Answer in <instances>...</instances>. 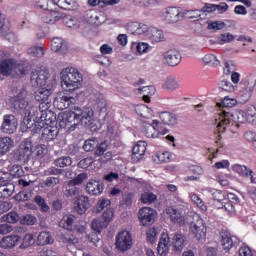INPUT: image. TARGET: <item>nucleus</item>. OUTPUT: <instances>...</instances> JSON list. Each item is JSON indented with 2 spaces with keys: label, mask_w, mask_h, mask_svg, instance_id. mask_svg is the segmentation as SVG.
<instances>
[{
  "label": "nucleus",
  "mask_w": 256,
  "mask_h": 256,
  "mask_svg": "<svg viewBox=\"0 0 256 256\" xmlns=\"http://www.w3.org/2000/svg\"><path fill=\"white\" fill-rule=\"evenodd\" d=\"M235 105H237V100L229 98V96L224 97L220 103H217L218 107H223V111H227L232 107H235Z\"/></svg>",
  "instance_id": "a19ab883"
},
{
  "label": "nucleus",
  "mask_w": 256,
  "mask_h": 256,
  "mask_svg": "<svg viewBox=\"0 0 256 256\" xmlns=\"http://www.w3.org/2000/svg\"><path fill=\"white\" fill-rule=\"evenodd\" d=\"M10 175L19 179L25 175V171L21 165H13L10 169Z\"/></svg>",
  "instance_id": "13d9d810"
},
{
  "label": "nucleus",
  "mask_w": 256,
  "mask_h": 256,
  "mask_svg": "<svg viewBox=\"0 0 256 256\" xmlns=\"http://www.w3.org/2000/svg\"><path fill=\"white\" fill-rule=\"evenodd\" d=\"M114 217L115 212L113 211V209H107L106 211L103 212L102 217L100 219H102L106 226L109 227V223L113 221Z\"/></svg>",
  "instance_id": "864d4df0"
},
{
  "label": "nucleus",
  "mask_w": 256,
  "mask_h": 256,
  "mask_svg": "<svg viewBox=\"0 0 256 256\" xmlns=\"http://www.w3.org/2000/svg\"><path fill=\"white\" fill-rule=\"evenodd\" d=\"M182 19H201V10H182Z\"/></svg>",
  "instance_id": "37998d69"
},
{
  "label": "nucleus",
  "mask_w": 256,
  "mask_h": 256,
  "mask_svg": "<svg viewBox=\"0 0 256 256\" xmlns=\"http://www.w3.org/2000/svg\"><path fill=\"white\" fill-rule=\"evenodd\" d=\"M238 97L241 99L243 103H247L253 95V88L249 85V82H241L238 85Z\"/></svg>",
  "instance_id": "a211bd4d"
},
{
  "label": "nucleus",
  "mask_w": 256,
  "mask_h": 256,
  "mask_svg": "<svg viewBox=\"0 0 256 256\" xmlns=\"http://www.w3.org/2000/svg\"><path fill=\"white\" fill-rule=\"evenodd\" d=\"M64 23L70 29H79V20L77 18H65Z\"/></svg>",
  "instance_id": "774afa93"
},
{
  "label": "nucleus",
  "mask_w": 256,
  "mask_h": 256,
  "mask_svg": "<svg viewBox=\"0 0 256 256\" xmlns=\"http://www.w3.org/2000/svg\"><path fill=\"white\" fill-rule=\"evenodd\" d=\"M136 92L140 95H143V101H145V103H151V96L155 95V87L144 86L142 88L136 89Z\"/></svg>",
  "instance_id": "2f4dec72"
},
{
  "label": "nucleus",
  "mask_w": 256,
  "mask_h": 256,
  "mask_svg": "<svg viewBox=\"0 0 256 256\" xmlns=\"http://www.w3.org/2000/svg\"><path fill=\"white\" fill-rule=\"evenodd\" d=\"M163 61L169 67H177L181 63V53L175 49H170L163 53Z\"/></svg>",
  "instance_id": "dca6fc26"
},
{
  "label": "nucleus",
  "mask_w": 256,
  "mask_h": 256,
  "mask_svg": "<svg viewBox=\"0 0 256 256\" xmlns=\"http://www.w3.org/2000/svg\"><path fill=\"white\" fill-rule=\"evenodd\" d=\"M91 207V203L89 201V196L86 195H80L78 197L77 207L76 211L79 215H84L86 213L87 209Z\"/></svg>",
  "instance_id": "cd10ccee"
},
{
  "label": "nucleus",
  "mask_w": 256,
  "mask_h": 256,
  "mask_svg": "<svg viewBox=\"0 0 256 256\" xmlns=\"http://www.w3.org/2000/svg\"><path fill=\"white\" fill-rule=\"evenodd\" d=\"M217 129L219 133H225L228 125L231 123H251L253 124V107H249L246 110H237L229 112L227 110H221L219 113Z\"/></svg>",
  "instance_id": "f03ea898"
},
{
  "label": "nucleus",
  "mask_w": 256,
  "mask_h": 256,
  "mask_svg": "<svg viewBox=\"0 0 256 256\" xmlns=\"http://www.w3.org/2000/svg\"><path fill=\"white\" fill-rule=\"evenodd\" d=\"M2 221H4V223H17V221H19V214H17V212H9L2 216Z\"/></svg>",
  "instance_id": "bf43d9fd"
},
{
  "label": "nucleus",
  "mask_w": 256,
  "mask_h": 256,
  "mask_svg": "<svg viewBox=\"0 0 256 256\" xmlns=\"http://www.w3.org/2000/svg\"><path fill=\"white\" fill-rule=\"evenodd\" d=\"M166 215L170 219L171 223H176L177 225H185V215L175 206H169L166 208Z\"/></svg>",
  "instance_id": "4468645a"
},
{
  "label": "nucleus",
  "mask_w": 256,
  "mask_h": 256,
  "mask_svg": "<svg viewBox=\"0 0 256 256\" xmlns=\"http://www.w3.org/2000/svg\"><path fill=\"white\" fill-rule=\"evenodd\" d=\"M27 53L33 57H43L45 55V50L41 46H32L28 48Z\"/></svg>",
  "instance_id": "8fccbe9b"
},
{
  "label": "nucleus",
  "mask_w": 256,
  "mask_h": 256,
  "mask_svg": "<svg viewBox=\"0 0 256 256\" xmlns=\"http://www.w3.org/2000/svg\"><path fill=\"white\" fill-rule=\"evenodd\" d=\"M138 111L140 117H143L144 119H151V117H153V110L145 105L140 106Z\"/></svg>",
  "instance_id": "4d7b16f0"
},
{
  "label": "nucleus",
  "mask_w": 256,
  "mask_h": 256,
  "mask_svg": "<svg viewBox=\"0 0 256 256\" xmlns=\"http://www.w3.org/2000/svg\"><path fill=\"white\" fill-rule=\"evenodd\" d=\"M60 78L62 87H65L70 93L77 91L81 87V83H83V74L73 67L64 68L60 73Z\"/></svg>",
  "instance_id": "7ed1b4c3"
},
{
  "label": "nucleus",
  "mask_w": 256,
  "mask_h": 256,
  "mask_svg": "<svg viewBox=\"0 0 256 256\" xmlns=\"http://www.w3.org/2000/svg\"><path fill=\"white\" fill-rule=\"evenodd\" d=\"M231 169L232 171H234V173H238L240 177H247L248 179H250L251 183H256L255 172L247 168V166L241 164H234L232 165Z\"/></svg>",
  "instance_id": "f3484780"
},
{
  "label": "nucleus",
  "mask_w": 256,
  "mask_h": 256,
  "mask_svg": "<svg viewBox=\"0 0 256 256\" xmlns=\"http://www.w3.org/2000/svg\"><path fill=\"white\" fill-rule=\"evenodd\" d=\"M163 88L168 91L179 89V80L175 76H168L163 83Z\"/></svg>",
  "instance_id": "f704fd0d"
},
{
  "label": "nucleus",
  "mask_w": 256,
  "mask_h": 256,
  "mask_svg": "<svg viewBox=\"0 0 256 256\" xmlns=\"http://www.w3.org/2000/svg\"><path fill=\"white\" fill-rule=\"evenodd\" d=\"M33 197V192L31 190H23L15 195L16 201H29Z\"/></svg>",
  "instance_id": "6e6d98bb"
},
{
  "label": "nucleus",
  "mask_w": 256,
  "mask_h": 256,
  "mask_svg": "<svg viewBox=\"0 0 256 256\" xmlns=\"http://www.w3.org/2000/svg\"><path fill=\"white\" fill-rule=\"evenodd\" d=\"M159 234V232L157 231V228H149L146 231V238L147 241L149 243H155V241H157V235Z\"/></svg>",
  "instance_id": "e2e57ef3"
},
{
  "label": "nucleus",
  "mask_w": 256,
  "mask_h": 256,
  "mask_svg": "<svg viewBox=\"0 0 256 256\" xmlns=\"http://www.w3.org/2000/svg\"><path fill=\"white\" fill-rule=\"evenodd\" d=\"M202 61L204 65H213V66L219 65V60H217V57L213 54H206L202 58Z\"/></svg>",
  "instance_id": "052dcab7"
},
{
  "label": "nucleus",
  "mask_w": 256,
  "mask_h": 256,
  "mask_svg": "<svg viewBox=\"0 0 256 256\" xmlns=\"http://www.w3.org/2000/svg\"><path fill=\"white\" fill-rule=\"evenodd\" d=\"M61 19V16H59V12L53 11V10H47L43 15H42V21L44 23H48L50 25H53L57 23Z\"/></svg>",
  "instance_id": "7c9ffc66"
},
{
  "label": "nucleus",
  "mask_w": 256,
  "mask_h": 256,
  "mask_svg": "<svg viewBox=\"0 0 256 256\" xmlns=\"http://www.w3.org/2000/svg\"><path fill=\"white\" fill-rule=\"evenodd\" d=\"M146 151H147V143L145 141H139L132 149L133 161H141Z\"/></svg>",
  "instance_id": "5701e85b"
},
{
  "label": "nucleus",
  "mask_w": 256,
  "mask_h": 256,
  "mask_svg": "<svg viewBox=\"0 0 256 256\" xmlns=\"http://www.w3.org/2000/svg\"><path fill=\"white\" fill-rule=\"evenodd\" d=\"M221 245L224 251H231L235 247V241L233 237L229 234H222Z\"/></svg>",
  "instance_id": "e433bc0d"
},
{
  "label": "nucleus",
  "mask_w": 256,
  "mask_h": 256,
  "mask_svg": "<svg viewBox=\"0 0 256 256\" xmlns=\"http://www.w3.org/2000/svg\"><path fill=\"white\" fill-rule=\"evenodd\" d=\"M154 161H158L159 163H169L171 161V153L169 152H159L156 155Z\"/></svg>",
  "instance_id": "0e129e2a"
},
{
  "label": "nucleus",
  "mask_w": 256,
  "mask_h": 256,
  "mask_svg": "<svg viewBox=\"0 0 256 256\" xmlns=\"http://www.w3.org/2000/svg\"><path fill=\"white\" fill-rule=\"evenodd\" d=\"M73 223H75V216L66 215L60 220L59 227H62V229H66L67 231H71L73 229Z\"/></svg>",
  "instance_id": "c9c22d12"
},
{
  "label": "nucleus",
  "mask_w": 256,
  "mask_h": 256,
  "mask_svg": "<svg viewBox=\"0 0 256 256\" xmlns=\"http://www.w3.org/2000/svg\"><path fill=\"white\" fill-rule=\"evenodd\" d=\"M17 127H19V121L13 114H6L3 116V121L0 127L2 133H6V135H13L15 131H17Z\"/></svg>",
  "instance_id": "ddd939ff"
},
{
  "label": "nucleus",
  "mask_w": 256,
  "mask_h": 256,
  "mask_svg": "<svg viewBox=\"0 0 256 256\" xmlns=\"http://www.w3.org/2000/svg\"><path fill=\"white\" fill-rule=\"evenodd\" d=\"M19 241L21 238L18 235H9L0 240V247L1 249H13L19 244Z\"/></svg>",
  "instance_id": "393cba45"
},
{
  "label": "nucleus",
  "mask_w": 256,
  "mask_h": 256,
  "mask_svg": "<svg viewBox=\"0 0 256 256\" xmlns=\"http://www.w3.org/2000/svg\"><path fill=\"white\" fill-rule=\"evenodd\" d=\"M106 227L107 224L103 222V219L101 218H95L91 223V229L96 233H101L103 229H106Z\"/></svg>",
  "instance_id": "79ce46f5"
},
{
  "label": "nucleus",
  "mask_w": 256,
  "mask_h": 256,
  "mask_svg": "<svg viewBox=\"0 0 256 256\" xmlns=\"http://www.w3.org/2000/svg\"><path fill=\"white\" fill-rule=\"evenodd\" d=\"M189 231L197 241H205L207 237V224L203 218H197L189 224Z\"/></svg>",
  "instance_id": "6e6552de"
},
{
  "label": "nucleus",
  "mask_w": 256,
  "mask_h": 256,
  "mask_svg": "<svg viewBox=\"0 0 256 256\" xmlns=\"http://www.w3.org/2000/svg\"><path fill=\"white\" fill-rule=\"evenodd\" d=\"M54 5L60 7V9H65L66 11H73L77 8V2L75 0H53Z\"/></svg>",
  "instance_id": "72a5a7b5"
},
{
  "label": "nucleus",
  "mask_w": 256,
  "mask_h": 256,
  "mask_svg": "<svg viewBox=\"0 0 256 256\" xmlns=\"http://www.w3.org/2000/svg\"><path fill=\"white\" fill-rule=\"evenodd\" d=\"M31 153H33V141H31V138H27L14 151L13 157L19 163H27L29 157H31Z\"/></svg>",
  "instance_id": "39448f33"
},
{
  "label": "nucleus",
  "mask_w": 256,
  "mask_h": 256,
  "mask_svg": "<svg viewBox=\"0 0 256 256\" xmlns=\"http://www.w3.org/2000/svg\"><path fill=\"white\" fill-rule=\"evenodd\" d=\"M34 201L40 206V209L43 213H47V211H49V205H47L43 197L37 195L35 196Z\"/></svg>",
  "instance_id": "69168bd1"
},
{
  "label": "nucleus",
  "mask_w": 256,
  "mask_h": 256,
  "mask_svg": "<svg viewBox=\"0 0 256 256\" xmlns=\"http://www.w3.org/2000/svg\"><path fill=\"white\" fill-rule=\"evenodd\" d=\"M101 3H103V5H105V6L119 5V3H121V0H89V4L92 7H97V5H101Z\"/></svg>",
  "instance_id": "09e8293b"
},
{
  "label": "nucleus",
  "mask_w": 256,
  "mask_h": 256,
  "mask_svg": "<svg viewBox=\"0 0 256 256\" xmlns=\"http://www.w3.org/2000/svg\"><path fill=\"white\" fill-rule=\"evenodd\" d=\"M69 90L64 91L63 93L58 94L54 100V106L60 111L69 109L71 105H75L77 100L69 94Z\"/></svg>",
  "instance_id": "f8f14e48"
},
{
  "label": "nucleus",
  "mask_w": 256,
  "mask_h": 256,
  "mask_svg": "<svg viewBox=\"0 0 256 256\" xmlns=\"http://www.w3.org/2000/svg\"><path fill=\"white\" fill-rule=\"evenodd\" d=\"M80 192H81V189L77 187V185L69 181L65 186L64 195H66L67 197H75L79 195Z\"/></svg>",
  "instance_id": "4c0bfd02"
},
{
  "label": "nucleus",
  "mask_w": 256,
  "mask_h": 256,
  "mask_svg": "<svg viewBox=\"0 0 256 256\" xmlns=\"http://www.w3.org/2000/svg\"><path fill=\"white\" fill-rule=\"evenodd\" d=\"M53 94V86L47 85L40 87L35 92V100L38 102L51 101V95Z\"/></svg>",
  "instance_id": "aec40b11"
},
{
  "label": "nucleus",
  "mask_w": 256,
  "mask_h": 256,
  "mask_svg": "<svg viewBox=\"0 0 256 256\" xmlns=\"http://www.w3.org/2000/svg\"><path fill=\"white\" fill-rule=\"evenodd\" d=\"M189 198L191 199L192 203H195V205H197V207L201 209V211H207V205H205V202H203L199 195L195 193H190Z\"/></svg>",
  "instance_id": "a18cd8bd"
},
{
  "label": "nucleus",
  "mask_w": 256,
  "mask_h": 256,
  "mask_svg": "<svg viewBox=\"0 0 256 256\" xmlns=\"http://www.w3.org/2000/svg\"><path fill=\"white\" fill-rule=\"evenodd\" d=\"M73 163V160L69 156H62L54 160L55 167H69Z\"/></svg>",
  "instance_id": "c03bdc74"
},
{
  "label": "nucleus",
  "mask_w": 256,
  "mask_h": 256,
  "mask_svg": "<svg viewBox=\"0 0 256 256\" xmlns=\"http://www.w3.org/2000/svg\"><path fill=\"white\" fill-rule=\"evenodd\" d=\"M115 247L118 251L125 253L133 247V237L131 233L127 230L120 231L115 238Z\"/></svg>",
  "instance_id": "1a4fd4ad"
},
{
  "label": "nucleus",
  "mask_w": 256,
  "mask_h": 256,
  "mask_svg": "<svg viewBox=\"0 0 256 256\" xmlns=\"http://www.w3.org/2000/svg\"><path fill=\"white\" fill-rule=\"evenodd\" d=\"M9 103L15 111H23V125L26 129H31L35 125V116L38 115V112L35 103L27 98V91L22 90L16 96H11Z\"/></svg>",
  "instance_id": "f257e3e1"
},
{
  "label": "nucleus",
  "mask_w": 256,
  "mask_h": 256,
  "mask_svg": "<svg viewBox=\"0 0 256 256\" xmlns=\"http://www.w3.org/2000/svg\"><path fill=\"white\" fill-rule=\"evenodd\" d=\"M165 19L168 23L183 21V10L180 11L177 7H169L166 10Z\"/></svg>",
  "instance_id": "6ab92c4d"
},
{
  "label": "nucleus",
  "mask_w": 256,
  "mask_h": 256,
  "mask_svg": "<svg viewBox=\"0 0 256 256\" xmlns=\"http://www.w3.org/2000/svg\"><path fill=\"white\" fill-rule=\"evenodd\" d=\"M25 66L17 64L13 58H8L0 62V75L9 77V75H25Z\"/></svg>",
  "instance_id": "20e7f679"
},
{
  "label": "nucleus",
  "mask_w": 256,
  "mask_h": 256,
  "mask_svg": "<svg viewBox=\"0 0 256 256\" xmlns=\"http://www.w3.org/2000/svg\"><path fill=\"white\" fill-rule=\"evenodd\" d=\"M103 183L97 180H90L86 184V191L89 193V195L99 196L101 193H103Z\"/></svg>",
  "instance_id": "b1692460"
},
{
  "label": "nucleus",
  "mask_w": 256,
  "mask_h": 256,
  "mask_svg": "<svg viewBox=\"0 0 256 256\" xmlns=\"http://www.w3.org/2000/svg\"><path fill=\"white\" fill-rule=\"evenodd\" d=\"M159 119L163 125H177V115L170 112H161Z\"/></svg>",
  "instance_id": "473e14b6"
},
{
  "label": "nucleus",
  "mask_w": 256,
  "mask_h": 256,
  "mask_svg": "<svg viewBox=\"0 0 256 256\" xmlns=\"http://www.w3.org/2000/svg\"><path fill=\"white\" fill-rule=\"evenodd\" d=\"M15 147V141L11 137H0V157L7 155Z\"/></svg>",
  "instance_id": "a878e982"
},
{
  "label": "nucleus",
  "mask_w": 256,
  "mask_h": 256,
  "mask_svg": "<svg viewBox=\"0 0 256 256\" xmlns=\"http://www.w3.org/2000/svg\"><path fill=\"white\" fill-rule=\"evenodd\" d=\"M160 126L161 122L153 120L152 123H145L142 131L148 139H155L156 137H159V133H161V130H159Z\"/></svg>",
  "instance_id": "2eb2a0df"
},
{
  "label": "nucleus",
  "mask_w": 256,
  "mask_h": 256,
  "mask_svg": "<svg viewBox=\"0 0 256 256\" xmlns=\"http://www.w3.org/2000/svg\"><path fill=\"white\" fill-rule=\"evenodd\" d=\"M37 243L40 246L51 245V243H53V237H51V234L49 232H40L38 235Z\"/></svg>",
  "instance_id": "58836bf2"
},
{
  "label": "nucleus",
  "mask_w": 256,
  "mask_h": 256,
  "mask_svg": "<svg viewBox=\"0 0 256 256\" xmlns=\"http://www.w3.org/2000/svg\"><path fill=\"white\" fill-rule=\"evenodd\" d=\"M49 77H51V75L49 74V70L41 66L32 71L30 83L32 87H45V85H47Z\"/></svg>",
  "instance_id": "423d86ee"
},
{
  "label": "nucleus",
  "mask_w": 256,
  "mask_h": 256,
  "mask_svg": "<svg viewBox=\"0 0 256 256\" xmlns=\"http://www.w3.org/2000/svg\"><path fill=\"white\" fill-rule=\"evenodd\" d=\"M96 109L100 111V113H105V111H107V100L103 95H100L96 99Z\"/></svg>",
  "instance_id": "5fc2aeb1"
},
{
  "label": "nucleus",
  "mask_w": 256,
  "mask_h": 256,
  "mask_svg": "<svg viewBox=\"0 0 256 256\" xmlns=\"http://www.w3.org/2000/svg\"><path fill=\"white\" fill-rule=\"evenodd\" d=\"M147 37L150 41H152V43H161L162 41H165V34L163 33V30L155 27L149 28Z\"/></svg>",
  "instance_id": "bb28decb"
},
{
  "label": "nucleus",
  "mask_w": 256,
  "mask_h": 256,
  "mask_svg": "<svg viewBox=\"0 0 256 256\" xmlns=\"http://www.w3.org/2000/svg\"><path fill=\"white\" fill-rule=\"evenodd\" d=\"M32 245H35V238H33V234H26L20 245V249H27Z\"/></svg>",
  "instance_id": "603ef678"
},
{
  "label": "nucleus",
  "mask_w": 256,
  "mask_h": 256,
  "mask_svg": "<svg viewBox=\"0 0 256 256\" xmlns=\"http://www.w3.org/2000/svg\"><path fill=\"white\" fill-rule=\"evenodd\" d=\"M74 116L76 117V122L79 125L80 123H85V125H91V121H93V109L90 107L80 108L79 106H75L73 109Z\"/></svg>",
  "instance_id": "9b49d317"
},
{
  "label": "nucleus",
  "mask_w": 256,
  "mask_h": 256,
  "mask_svg": "<svg viewBox=\"0 0 256 256\" xmlns=\"http://www.w3.org/2000/svg\"><path fill=\"white\" fill-rule=\"evenodd\" d=\"M50 107H51V100L50 101L40 102V104H39V111L41 113V116L39 117L40 121H47L45 113L47 111H49Z\"/></svg>",
  "instance_id": "49530a36"
},
{
  "label": "nucleus",
  "mask_w": 256,
  "mask_h": 256,
  "mask_svg": "<svg viewBox=\"0 0 256 256\" xmlns=\"http://www.w3.org/2000/svg\"><path fill=\"white\" fill-rule=\"evenodd\" d=\"M171 243V239L169 238V234L162 233L161 238L158 243L157 251L160 256H167L169 253V244Z\"/></svg>",
  "instance_id": "4be33fe9"
},
{
  "label": "nucleus",
  "mask_w": 256,
  "mask_h": 256,
  "mask_svg": "<svg viewBox=\"0 0 256 256\" xmlns=\"http://www.w3.org/2000/svg\"><path fill=\"white\" fill-rule=\"evenodd\" d=\"M56 121L61 129H69V131H75L78 125L73 109L70 112L59 113Z\"/></svg>",
  "instance_id": "0eeeda50"
},
{
  "label": "nucleus",
  "mask_w": 256,
  "mask_h": 256,
  "mask_svg": "<svg viewBox=\"0 0 256 256\" xmlns=\"http://www.w3.org/2000/svg\"><path fill=\"white\" fill-rule=\"evenodd\" d=\"M138 219L143 227H149L157 221V211L151 207H143L138 212Z\"/></svg>",
  "instance_id": "9d476101"
},
{
  "label": "nucleus",
  "mask_w": 256,
  "mask_h": 256,
  "mask_svg": "<svg viewBox=\"0 0 256 256\" xmlns=\"http://www.w3.org/2000/svg\"><path fill=\"white\" fill-rule=\"evenodd\" d=\"M209 193H211L214 201H218V203H221V201H225V194L221 190H209Z\"/></svg>",
  "instance_id": "338daca9"
},
{
  "label": "nucleus",
  "mask_w": 256,
  "mask_h": 256,
  "mask_svg": "<svg viewBox=\"0 0 256 256\" xmlns=\"http://www.w3.org/2000/svg\"><path fill=\"white\" fill-rule=\"evenodd\" d=\"M141 201L144 204L151 205V203H155V201H157V195L152 192H144L141 195Z\"/></svg>",
  "instance_id": "de8ad7c7"
},
{
  "label": "nucleus",
  "mask_w": 256,
  "mask_h": 256,
  "mask_svg": "<svg viewBox=\"0 0 256 256\" xmlns=\"http://www.w3.org/2000/svg\"><path fill=\"white\" fill-rule=\"evenodd\" d=\"M172 245L176 253H181L185 247V236L180 233H176L172 238Z\"/></svg>",
  "instance_id": "c85d7f7f"
},
{
  "label": "nucleus",
  "mask_w": 256,
  "mask_h": 256,
  "mask_svg": "<svg viewBox=\"0 0 256 256\" xmlns=\"http://www.w3.org/2000/svg\"><path fill=\"white\" fill-rule=\"evenodd\" d=\"M14 191L15 186H13V184H9L6 186L0 184V199H7L8 197H11Z\"/></svg>",
  "instance_id": "ea45409f"
},
{
  "label": "nucleus",
  "mask_w": 256,
  "mask_h": 256,
  "mask_svg": "<svg viewBox=\"0 0 256 256\" xmlns=\"http://www.w3.org/2000/svg\"><path fill=\"white\" fill-rule=\"evenodd\" d=\"M51 49L54 53H60V55H65L67 53L69 47L67 46V42L62 38L56 37L51 41Z\"/></svg>",
  "instance_id": "412c9836"
},
{
  "label": "nucleus",
  "mask_w": 256,
  "mask_h": 256,
  "mask_svg": "<svg viewBox=\"0 0 256 256\" xmlns=\"http://www.w3.org/2000/svg\"><path fill=\"white\" fill-rule=\"evenodd\" d=\"M219 89H222V91H228V93H233L235 91V86L227 80H221L218 83Z\"/></svg>",
  "instance_id": "680f3d73"
},
{
  "label": "nucleus",
  "mask_w": 256,
  "mask_h": 256,
  "mask_svg": "<svg viewBox=\"0 0 256 256\" xmlns=\"http://www.w3.org/2000/svg\"><path fill=\"white\" fill-rule=\"evenodd\" d=\"M57 135H59V129L55 126H47L42 130V137L45 141H53L57 139Z\"/></svg>",
  "instance_id": "c756f323"
},
{
  "label": "nucleus",
  "mask_w": 256,
  "mask_h": 256,
  "mask_svg": "<svg viewBox=\"0 0 256 256\" xmlns=\"http://www.w3.org/2000/svg\"><path fill=\"white\" fill-rule=\"evenodd\" d=\"M97 145H99L97 138L89 139L84 142L83 149L87 152L95 151V149H97Z\"/></svg>",
  "instance_id": "3c124183"
}]
</instances>
